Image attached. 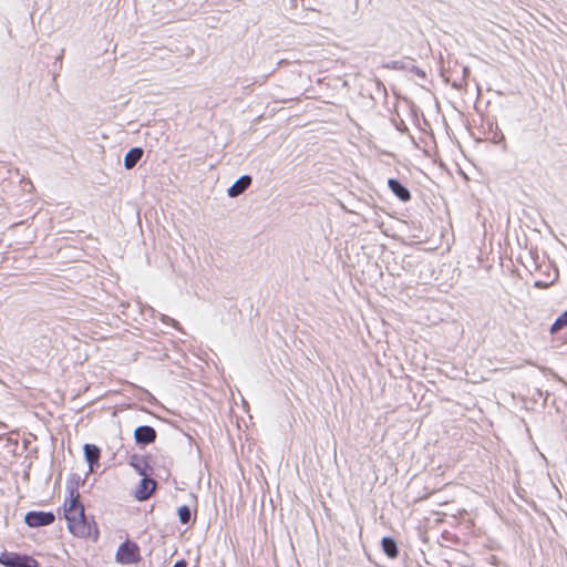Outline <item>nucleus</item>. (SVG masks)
<instances>
[{"mask_svg": "<svg viewBox=\"0 0 567 567\" xmlns=\"http://www.w3.org/2000/svg\"><path fill=\"white\" fill-rule=\"evenodd\" d=\"M63 514L68 524L69 532L78 538L91 539L96 542L100 536L99 528L93 518H87L84 513V506L80 502V494L76 489H71L63 503Z\"/></svg>", "mask_w": 567, "mask_h": 567, "instance_id": "1", "label": "nucleus"}, {"mask_svg": "<svg viewBox=\"0 0 567 567\" xmlns=\"http://www.w3.org/2000/svg\"><path fill=\"white\" fill-rule=\"evenodd\" d=\"M567 326V311L563 312L550 328V333L554 334L561 328Z\"/></svg>", "mask_w": 567, "mask_h": 567, "instance_id": "14", "label": "nucleus"}, {"mask_svg": "<svg viewBox=\"0 0 567 567\" xmlns=\"http://www.w3.org/2000/svg\"><path fill=\"white\" fill-rule=\"evenodd\" d=\"M142 156H143L142 148L134 147V148L130 150L124 157V166L127 169L133 168L136 165V163L142 158Z\"/></svg>", "mask_w": 567, "mask_h": 567, "instance_id": "12", "label": "nucleus"}, {"mask_svg": "<svg viewBox=\"0 0 567 567\" xmlns=\"http://www.w3.org/2000/svg\"><path fill=\"white\" fill-rule=\"evenodd\" d=\"M0 564L6 567H40L39 561L32 556L11 551L0 555Z\"/></svg>", "mask_w": 567, "mask_h": 567, "instance_id": "2", "label": "nucleus"}, {"mask_svg": "<svg viewBox=\"0 0 567 567\" xmlns=\"http://www.w3.org/2000/svg\"><path fill=\"white\" fill-rule=\"evenodd\" d=\"M55 515L52 512H37L32 511L27 513L24 522L29 527H41L53 524Z\"/></svg>", "mask_w": 567, "mask_h": 567, "instance_id": "4", "label": "nucleus"}, {"mask_svg": "<svg viewBox=\"0 0 567 567\" xmlns=\"http://www.w3.org/2000/svg\"><path fill=\"white\" fill-rule=\"evenodd\" d=\"M130 465L132 467H134L140 475H142V476L148 475L150 465H148L146 457L140 456V455H133L130 458Z\"/></svg>", "mask_w": 567, "mask_h": 567, "instance_id": "11", "label": "nucleus"}, {"mask_svg": "<svg viewBox=\"0 0 567 567\" xmlns=\"http://www.w3.org/2000/svg\"><path fill=\"white\" fill-rule=\"evenodd\" d=\"M388 186L399 199L406 202L411 198L409 189L404 187L399 181L390 178L388 181Z\"/></svg>", "mask_w": 567, "mask_h": 567, "instance_id": "9", "label": "nucleus"}, {"mask_svg": "<svg viewBox=\"0 0 567 567\" xmlns=\"http://www.w3.org/2000/svg\"><path fill=\"white\" fill-rule=\"evenodd\" d=\"M382 550L389 558H396L399 555L396 543L391 537H383L381 540Z\"/></svg>", "mask_w": 567, "mask_h": 567, "instance_id": "13", "label": "nucleus"}, {"mask_svg": "<svg viewBox=\"0 0 567 567\" xmlns=\"http://www.w3.org/2000/svg\"><path fill=\"white\" fill-rule=\"evenodd\" d=\"M116 561L123 565L135 564L141 560V550L136 543L126 540L117 549Z\"/></svg>", "mask_w": 567, "mask_h": 567, "instance_id": "3", "label": "nucleus"}, {"mask_svg": "<svg viewBox=\"0 0 567 567\" xmlns=\"http://www.w3.org/2000/svg\"><path fill=\"white\" fill-rule=\"evenodd\" d=\"M156 431L148 425L138 426L134 431V439L140 444H151L156 440Z\"/></svg>", "mask_w": 567, "mask_h": 567, "instance_id": "7", "label": "nucleus"}, {"mask_svg": "<svg viewBox=\"0 0 567 567\" xmlns=\"http://www.w3.org/2000/svg\"><path fill=\"white\" fill-rule=\"evenodd\" d=\"M173 567H187V563L184 559H182L176 561Z\"/></svg>", "mask_w": 567, "mask_h": 567, "instance_id": "16", "label": "nucleus"}, {"mask_svg": "<svg viewBox=\"0 0 567 567\" xmlns=\"http://www.w3.org/2000/svg\"><path fill=\"white\" fill-rule=\"evenodd\" d=\"M84 457L90 465V470L92 471L94 466L99 465V461L101 457V450L94 444H85L83 447Z\"/></svg>", "mask_w": 567, "mask_h": 567, "instance_id": "8", "label": "nucleus"}, {"mask_svg": "<svg viewBox=\"0 0 567 567\" xmlns=\"http://www.w3.org/2000/svg\"><path fill=\"white\" fill-rule=\"evenodd\" d=\"M538 269L546 275L545 278L536 277L534 285L538 288H547L553 285L558 278L557 269L549 262L544 261L538 266Z\"/></svg>", "mask_w": 567, "mask_h": 567, "instance_id": "5", "label": "nucleus"}, {"mask_svg": "<svg viewBox=\"0 0 567 567\" xmlns=\"http://www.w3.org/2000/svg\"><path fill=\"white\" fill-rule=\"evenodd\" d=\"M156 486H157L156 481H154L147 476H144L140 481V483L134 492L135 498L137 501L148 499L154 494Z\"/></svg>", "mask_w": 567, "mask_h": 567, "instance_id": "6", "label": "nucleus"}, {"mask_svg": "<svg viewBox=\"0 0 567 567\" xmlns=\"http://www.w3.org/2000/svg\"><path fill=\"white\" fill-rule=\"evenodd\" d=\"M251 184V177L248 175L241 176L233 186L228 189L230 197H236L244 193Z\"/></svg>", "mask_w": 567, "mask_h": 567, "instance_id": "10", "label": "nucleus"}, {"mask_svg": "<svg viewBox=\"0 0 567 567\" xmlns=\"http://www.w3.org/2000/svg\"><path fill=\"white\" fill-rule=\"evenodd\" d=\"M178 517L182 524H188L190 520V509L188 506L183 505L178 508Z\"/></svg>", "mask_w": 567, "mask_h": 567, "instance_id": "15", "label": "nucleus"}]
</instances>
